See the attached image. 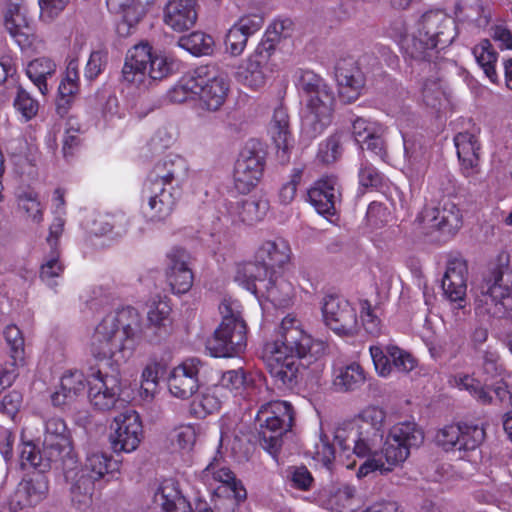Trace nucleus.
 Returning a JSON list of instances; mask_svg holds the SVG:
<instances>
[{
  "instance_id": "nucleus-1",
  "label": "nucleus",
  "mask_w": 512,
  "mask_h": 512,
  "mask_svg": "<svg viewBox=\"0 0 512 512\" xmlns=\"http://www.w3.org/2000/svg\"><path fill=\"white\" fill-rule=\"evenodd\" d=\"M385 418L382 408L367 406L335 431V444L364 460L356 472L358 479L375 472L393 471L407 460L410 449L424 440L423 432L414 422L397 423L385 435Z\"/></svg>"
},
{
  "instance_id": "nucleus-2",
  "label": "nucleus",
  "mask_w": 512,
  "mask_h": 512,
  "mask_svg": "<svg viewBox=\"0 0 512 512\" xmlns=\"http://www.w3.org/2000/svg\"><path fill=\"white\" fill-rule=\"evenodd\" d=\"M327 344L307 334L294 315L285 316L274 341L264 348V360L271 376L285 387L296 384L299 360L307 356L319 358L326 353Z\"/></svg>"
},
{
  "instance_id": "nucleus-3",
  "label": "nucleus",
  "mask_w": 512,
  "mask_h": 512,
  "mask_svg": "<svg viewBox=\"0 0 512 512\" xmlns=\"http://www.w3.org/2000/svg\"><path fill=\"white\" fill-rule=\"evenodd\" d=\"M143 336L141 315L127 306L106 314L87 342L89 354L97 361L120 366L133 355Z\"/></svg>"
},
{
  "instance_id": "nucleus-4",
  "label": "nucleus",
  "mask_w": 512,
  "mask_h": 512,
  "mask_svg": "<svg viewBox=\"0 0 512 512\" xmlns=\"http://www.w3.org/2000/svg\"><path fill=\"white\" fill-rule=\"evenodd\" d=\"M457 33V25L451 17L441 10H430L405 37L403 49L412 60L431 69L439 52L453 43Z\"/></svg>"
},
{
  "instance_id": "nucleus-5",
  "label": "nucleus",
  "mask_w": 512,
  "mask_h": 512,
  "mask_svg": "<svg viewBox=\"0 0 512 512\" xmlns=\"http://www.w3.org/2000/svg\"><path fill=\"white\" fill-rule=\"evenodd\" d=\"M296 86L306 100L302 116L301 137L312 141L319 136L332 120L334 93L325 80L311 70H300Z\"/></svg>"
},
{
  "instance_id": "nucleus-6",
  "label": "nucleus",
  "mask_w": 512,
  "mask_h": 512,
  "mask_svg": "<svg viewBox=\"0 0 512 512\" xmlns=\"http://www.w3.org/2000/svg\"><path fill=\"white\" fill-rule=\"evenodd\" d=\"M179 66V61L172 55L153 51L148 43L142 42L128 50L122 68V79L128 85L146 90L153 82L177 72Z\"/></svg>"
},
{
  "instance_id": "nucleus-7",
  "label": "nucleus",
  "mask_w": 512,
  "mask_h": 512,
  "mask_svg": "<svg viewBox=\"0 0 512 512\" xmlns=\"http://www.w3.org/2000/svg\"><path fill=\"white\" fill-rule=\"evenodd\" d=\"M509 254L500 252L491 275L485 278L476 294V310L481 314L503 318L512 314V272Z\"/></svg>"
},
{
  "instance_id": "nucleus-8",
  "label": "nucleus",
  "mask_w": 512,
  "mask_h": 512,
  "mask_svg": "<svg viewBox=\"0 0 512 512\" xmlns=\"http://www.w3.org/2000/svg\"><path fill=\"white\" fill-rule=\"evenodd\" d=\"M234 280L253 294L265 293L266 298L277 307H287L295 295L294 285L287 277L276 271L266 275L265 268L253 263L238 264Z\"/></svg>"
},
{
  "instance_id": "nucleus-9",
  "label": "nucleus",
  "mask_w": 512,
  "mask_h": 512,
  "mask_svg": "<svg viewBox=\"0 0 512 512\" xmlns=\"http://www.w3.org/2000/svg\"><path fill=\"white\" fill-rule=\"evenodd\" d=\"M257 419L261 423V445L275 457L281 448L283 434L293 425L294 409L288 401H270L260 407Z\"/></svg>"
},
{
  "instance_id": "nucleus-10",
  "label": "nucleus",
  "mask_w": 512,
  "mask_h": 512,
  "mask_svg": "<svg viewBox=\"0 0 512 512\" xmlns=\"http://www.w3.org/2000/svg\"><path fill=\"white\" fill-rule=\"evenodd\" d=\"M486 437L482 425L460 422L438 429L435 443L446 452H458L459 457L469 460L478 451Z\"/></svg>"
},
{
  "instance_id": "nucleus-11",
  "label": "nucleus",
  "mask_w": 512,
  "mask_h": 512,
  "mask_svg": "<svg viewBox=\"0 0 512 512\" xmlns=\"http://www.w3.org/2000/svg\"><path fill=\"white\" fill-rule=\"evenodd\" d=\"M415 223L426 234L438 231L451 237L462 226V214L455 203L443 199L438 203L426 204L417 214Z\"/></svg>"
},
{
  "instance_id": "nucleus-12",
  "label": "nucleus",
  "mask_w": 512,
  "mask_h": 512,
  "mask_svg": "<svg viewBox=\"0 0 512 512\" xmlns=\"http://www.w3.org/2000/svg\"><path fill=\"white\" fill-rule=\"evenodd\" d=\"M264 170V156L261 144L248 141L236 160L233 172L235 189L241 194L249 193L259 183Z\"/></svg>"
},
{
  "instance_id": "nucleus-13",
  "label": "nucleus",
  "mask_w": 512,
  "mask_h": 512,
  "mask_svg": "<svg viewBox=\"0 0 512 512\" xmlns=\"http://www.w3.org/2000/svg\"><path fill=\"white\" fill-rule=\"evenodd\" d=\"M43 455L48 462L76 463L71 434L62 418L51 417L45 422Z\"/></svg>"
},
{
  "instance_id": "nucleus-14",
  "label": "nucleus",
  "mask_w": 512,
  "mask_h": 512,
  "mask_svg": "<svg viewBox=\"0 0 512 512\" xmlns=\"http://www.w3.org/2000/svg\"><path fill=\"white\" fill-rule=\"evenodd\" d=\"M357 304L334 295L323 299L322 314L325 324L339 335H354L360 329Z\"/></svg>"
},
{
  "instance_id": "nucleus-15",
  "label": "nucleus",
  "mask_w": 512,
  "mask_h": 512,
  "mask_svg": "<svg viewBox=\"0 0 512 512\" xmlns=\"http://www.w3.org/2000/svg\"><path fill=\"white\" fill-rule=\"evenodd\" d=\"M110 430L109 441L116 453L135 451L143 438L142 422L134 410H126L117 415Z\"/></svg>"
},
{
  "instance_id": "nucleus-16",
  "label": "nucleus",
  "mask_w": 512,
  "mask_h": 512,
  "mask_svg": "<svg viewBox=\"0 0 512 512\" xmlns=\"http://www.w3.org/2000/svg\"><path fill=\"white\" fill-rule=\"evenodd\" d=\"M369 353L378 376L391 377L394 373L407 374L418 364L417 359L408 351L394 345H371Z\"/></svg>"
},
{
  "instance_id": "nucleus-17",
  "label": "nucleus",
  "mask_w": 512,
  "mask_h": 512,
  "mask_svg": "<svg viewBox=\"0 0 512 512\" xmlns=\"http://www.w3.org/2000/svg\"><path fill=\"white\" fill-rule=\"evenodd\" d=\"M197 107L215 112L224 104L229 91L227 80L207 67L196 69Z\"/></svg>"
},
{
  "instance_id": "nucleus-18",
  "label": "nucleus",
  "mask_w": 512,
  "mask_h": 512,
  "mask_svg": "<svg viewBox=\"0 0 512 512\" xmlns=\"http://www.w3.org/2000/svg\"><path fill=\"white\" fill-rule=\"evenodd\" d=\"M245 322H221L212 339L207 342V350L213 357H234L242 353L247 345Z\"/></svg>"
},
{
  "instance_id": "nucleus-19",
  "label": "nucleus",
  "mask_w": 512,
  "mask_h": 512,
  "mask_svg": "<svg viewBox=\"0 0 512 512\" xmlns=\"http://www.w3.org/2000/svg\"><path fill=\"white\" fill-rule=\"evenodd\" d=\"M202 362L197 358H188L172 368L167 384L170 394L178 399L187 400L199 389V373Z\"/></svg>"
},
{
  "instance_id": "nucleus-20",
  "label": "nucleus",
  "mask_w": 512,
  "mask_h": 512,
  "mask_svg": "<svg viewBox=\"0 0 512 512\" xmlns=\"http://www.w3.org/2000/svg\"><path fill=\"white\" fill-rule=\"evenodd\" d=\"M201 480L210 490L226 493L228 497H233L236 501L246 498V490L236 480L233 472L225 467L217 456L201 472Z\"/></svg>"
},
{
  "instance_id": "nucleus-21",
  "label": "nucleus",
  "mask_w": 512,
  "mask_h": 512,
  "mask_svg": "<svg viewBox=\"0 0 512 512\" xmlns=\"http://www.w3.org/2000/svg\"><path fill=\"white\" fill-rule=\"evenodd\" d=\"M88 386L90 403L98 410H110L119 400L120 382L115 376L103 374L97 370L90 375Z\"/></svg>"
},
{
  "instance_id": "nucleus-22",
  "label": "nucleus",
  "mask_w": 512,
  "mask_h": 512,
  "mask_svg": "<svg viewBox=\"0 0 512 512\" xmlns=\"http://www.w3.org/2000/svg\"><path fill=\"white\" fill-rule=\"evenodd\" d=\"M143 198L147 199V208L144 210L145 216L152 222H161L166 220L172 213L176 205V197L172 192V187L161 185L160 182H145Z\"/></svg>"
},
{
  "instance_id": "nucleus-23",
  "label": "nucleus",
  "mask_w": 512,
  "mask_h": 512,
  "mask_svg": "<svg viewBox=\"0 0 512 512\" xmlns=\"http://www.w3.org/2000/svg\"><path fill=\"white\" fill-rule=\"evenodd\" d=\"M5 30L21 49L28 48L35 39L32 20L27 9L20 3H9L3 16Z\"/></svg>"
},
{
  "instance_id": "nucleus-24",
  "label": "nucleus",
  "mask_w": 512,
  "mask_h": 512,
  "mask_svg": "<svg viewBox=\"0 0 512 512\" xmlns=\"http://www.w3.org/2000/svg\"><path fill=\"white\" fill-rule=\"evenodd\" d=\"M480 129L473 127L471 130L459 132L454 137L457 156L461 170L466 177H475L480 172Z\"/></svg>"
},
{
  "instance_id": "nucleus-25",
  "label": "nucleus",
  "mask_w": 512,
  "mask_h": 512,
  "mask_svg": "<svg viewBox=\"0 0 512 512\" xmlns=\"http://www.w3.org/2000/svg\"><path fill=\"white\" fill-rule=\"evenodd\" d=\"M468 266L461 256H452L447 261L446 271L442 279L445 296L461 307L467 290Z\"/></svg>"
},
{
  "instance_id": "nucleus-26",
  "label": "nucleus",
  "mask_w": 512,
  "mask_h": 512,
  "mask_svg": "<svg viewBox=\"0 0 512 512\" xmlns=\"http://www.w3.org/2000/svg\"><path fill=\"white\" fill-rule=\"evenodd\" d=\"M48 489V479L41 472L24 478L15 490L10 512L37 505L46 498Z\"/></svg>"
},
{
  "instance_id": "nucleus-27",
  "label": "nucleus",
  "mask_w": 512,
  "mask_h": 512,
  "mask_svg": "<svg viewBox=\"0 0 512 512\" xmlns=\"http://www.w3.org/2000/svg\"><path fill=\"white\" fill-rule=\"evenodd\" d=\"M340 187L335 176H323L308 190V199L321 215H332L340 202Z\"/></svg>"
},
{
  "instance_id": "nucleus-28",
  "label": "nucleus",
  "mask_w": 512,
  "mask_h": 512,
  "mask_svg": "<svg viewBox=\"0 0 512 512\" xmlns=\"http://www.w3.org/2000/svg\"><path fill=\"white\" fill-rule=\"evenodd\" d=\"M262 25V17L256 14L239 18L225 35L226 52L234 57L241 55L246 48L249 37L259 31Z\"/></svg>"
},
{
  "instance_id": "nucleus-29",
  "label": "nucleus",
  "mask_w": 512,
  "mask_h": 512,
  "mask_svg": "<svg viewBox=\"0 0 512 512\" xmlns=\"http://www.w3.org/2000/svg\"><path fill=\"white\" fill-rule=\"evenodd\" d=\"M335 77L340 97L346 102L355 101L364 87L362 71L352 58L341 59L335 67Z\"/></svg>"
},
{
  "instance_id": "nucleus-30",
  "label": "nucleus",
  "mask_w": 512,
  "mask_h": 512,
  "mask_svg": "<svg viewBox=\"0 0 512 512\" xmlns=\"http://www.w3.org/2000/svg\"><path fill=\"white\" fill-rule=\"evenodd\" d=\"M455 17L459 30H466L471 34L484 30L490 22V12L484 8L481 0H458Z\"/></svg>"
},
{
  "instance_id": "nucleus-31",
  "label": "nucleus",
  "mask_w": 512,
  "mask_h": 512,
  "mask_svg": "<svg viewBox=\"0 0 512 512\" xmlns=\"http://www.w3.org/2000/svg\"><path fill=\"white\" fill-rule=\"evenodd\" d=\"M167 279L175 294L187 293L193 285V273L188 266L189 255L183 249H173L168 254Z\"/></svg>"
},
{
  "instance_id": "nucleus-32",
  "label": "nucleus",
  "mask_w": 512,
  "mask_h": 512,
  "mask_svg": "<svg viewBox=\"0 0 512 512\" xmlns=\"http://www.w3.org/2000/svg\"><path fill=\"white\" fill-rule=\"evenodd\" d=\"M291 249L287 241L282 238L266 240L261 243L255 254V262L258 267L265 268L266 275L276 271L289 262Z\"/></svg>"
},
{
  "instance_id": "nucleus-33",
  "label": "nucleus",
  "mask_w": 512,
  "mask_h": 512,
  "mask_svg": "<svg viewBox=\"0 0 512 512\" xmlns=\"http://www.w3.org/2000/svg\"><path fill=\"white\" fill-rule=\"evenodd\" d=\"M268 134L277 148L278 157L283 162L288 161L294 139L290 131L289 116L284 107L275 108L268 126Z\"/></svg>"
},
{
  "instance_id": "nucleus-34",
  "label": "nucleus",
  "mask_w": 512,
  "mask_h": 512,
  "mask_svg": "<svg viewBox=\"0 0 512 512\" xmlns=\"http://www.w3.org/2000/svg\"><path fill=\"white\" fill-rule=\"evenodd\" d=\"M384 133L385 127L376 121L357 118L352 123V134L355 141L361 145L362 149L365 145L367 150L379 157L384 155V141L382 139Z\"/></svg>"
},
{
  "instance_id": "nucleus-35",
  "label": "nucleus",
  "mask_w": 512,
  "mask_h": 512,
  "mask_svg": "<svg viewBox=\"0 0 512 512\" xmlns=\"http://www.w3.org/2000/svg\"><path fill=\"white\" fill-rule=\"evenodd\" d=\"M189 165L185 158L176 154H169L154 166L147 182H160L161 185L171 187L173 181H183L188 175Z\"/></svg>"
},
{
  "instance_id": "nucleus-36",
  "label": "nucleus",
  "mask_w": 512,
  "mask_h": 512,
  "mask_svg": "<svg viewBox=\"0 0 512 512\" xmlns=\"http://www.w3.org/2000/svg\"><path fill=\"white\" fill-rule=\"evenodd\" d=\"M197 20V0H170L164 9V22L177 32L188 30Z\"/></svg>"
},
{
  "instance_id": "nucleus-37",
  "label": "nucleus",
  "mask_w": 512,
  "mask_h": 512,
  "mask_svg": "<svg viewBox=\"0 0 512 512\" xmlns=\"http://www.w3.org/2000/svg\"><path fill=\"white\" fill-rule=\"evenodd\" d=\"M159 512H193L190 502L182 495L178 483L165 479L158 486L153 497Z\"/></svg>"
},
{
  "instance_id": "nucleus-38",
  "label": "nucleus",
  "mask_w": 512,
  "mask_h": 512,
  "mask_svg": "<svg viewBox=\"0 0 512 512\" xmlns=\"http://www.w3.org/2000/svg\"><path fill=\"white\" fill-rule=\"evenodd\" d=\"M83 372L68 370L63 373L59 389L51 395V402L55 407H62L75 401L85 391L88 385Z\"/></svg>"
},
{
  "instance_id": "nucleus-39",
  "label": "nucleus",
  "mask_w": 512,
  "mask_h": 512,
  "mask_svg": "<svg viewBox=\"0 0 512 512\" xmlns=\"http://www.w3.org/2000/svg\"><path fill=\"white\" fill-rule=\"evenodd\" d=\"M267 55L263 51L256 50L241 62L235 73L236 80L250 89L256 90L265 84L263 70Z\"/></svg>"
},
{
  "instance_id": "nucleus-40",
  "label": "nucleus",
  "mask_w": 512,
  "mask_h": 512,
  "mask_svg": "<svg viewBox=\"0 0 512 512\" xmlns=\"http://www.w3.org/2000/svg\"><path fill=\"white\" fill-rule=\"evenodd\" d=\"M403 144L409 177L416 181L422 179L430 165V149L418 138L403 136Z\"/></svg>"
},
{
  "instance_id": "nucleus-41",
  "label": "nucleus",
  "mask_w": 512,
  "mask_h": 512,
  "mask_svg": "<svg viewBox=\"0 0 512 512\" xmlns=\"http://www.w3.org/2000/svg\"><path fill=\"white\" fill-rule=\"evenodd\" d=\"M366 382V372L356 362L333 367L332 384L336 391L350 392L359 389Z\"/></svg>"
},
{
  "instance_id": "nucleus-42",
  "label": "nucleus",
  "mask_w": 512,
  "mask_h": 512,
  "mask_svg": "<svg viewBox=\"0 0 512 512\" xmlns=\"http://www.w3.org/2000/svg\"><path fill=\"white\" fill-rule=\"evenodd\" d=\"M129 225V217L123 212H116L98 215L93 220L90 230L95 235L118 239L126 235Z\"/></svg>"
},
{
  "instance_id": "nucleus-43",
  "label": "nucleus",
  "mask_w": 512,
  "mask_h": 512,
  "mask_svg": "<svg viewBox=\"0 0 512 512\" xmlns=\"http://www.w3.org/2000/svg\"><path fill=\"white\" fill-rule=\"evenodd\" d=\"M270 205L264 196H253L233 208V216L241 223L254 225L261 222L267 215Z\"/></svg>"
},
{
  "instance_id": "nucleus-44",
  "label": "nucleus",
  "mask_w": 512,
  "mask_h": 512,
  "mask_svg": "<svg viewBox=\"0 0 512 512\" xmlns=\"http://www.w3.org/2000/svg\"><path fill=\"white\" fill-rule=\"evenodd\" d=\"M356 495L352 485L333 487L326 493L323 505L332 512H353L358 504Z\"/></svg>"
},
{
  "instance_id": "nucleus-45",
  "label": "nucleus",
  "mask_w": 512,
  "mask_h": 512,
  "mask_svg": "<svg viewBox=\"0 0 512 512\" xmlns=\"http://www.w3.org/2000/svg\"><path fill=\"white\" fill-rule=\"evenodd\" d=\"M80 88L79 63L72 59L68 62L64 76L59 84V103L58 106L66 107L70 105Z\"/></svg>"
},
{
  "instance_id": "nucleus-46",
  "label": "nucleus",
  "mask_w": 512,
  "mask_h": 512,
  "mask_svg": "<svg viewBox=\"0 0 512 512\" xmlns=\"http://www.w3.org/2000/svg\"><path fill=\"white\" fill-rule=\"evenodd\" d=\"M224 399H227V394L221 393V387L214 385L202 391L193 400L191 411L196 417L203 418L218 411Z\"/></svg>"
},
{
  "instance_id": "nucleus-47",
  "label": "nucleus",
  "mask_w": 512,
  "mask_h": 512,
  "mask_svg": "<svg viewBox=\"0 0 512 512\" xmlns=\"http://www.w3.org/2000/svg\"><path fill=\"white\" fill-rule=\"evenodd\" d=\"M56 72V63L47 57H39L30 61L26 67V75L39 89L41 94L48 92L47 79Z\"/></svg>"
},
{
  "instance_id": "nucleus-48",
  "label": "nucleus",
  "mask_w": 512,
  "mask_h": 512,
  "mask_svg": "<svg viewBox=\"0 0 512 512\" xmlns=\"http://www.w3.org/2000/svg\"><path fill=\"white\" fill-rule=\"evenodd\" d=\"M117 469L118 464L112 461L108 455L102 452H93L87 456L84 468L77 474H84L86 479H91L94 483L96 480Z\"/></svg>"
},
{
  "instance_id": "nucleus-49",
  "label": "nucleus",
  "mask_w": 512,
  "mask_h": 512,
  "mask_svg": "<svg viewBox=\"0 0 512 512\" xmlns=\"http://www.w3.org/2000/svg\"><path fill=\"white\" fill-rule=\"evenodd\" d=\"M450 386L467 391L479 403L491 404L493 398L490 392L474 377L464 373L452 375L448 380Z\"/></svg>"
},
{
  "instance_id": "nucleus-50",
  "label": "nucleus",
  "mask_w": 512,
  "mask_h": 512,
  "mask_svg": "<svg viewBox=\"0 0 512 512\" xmlns=\"http://www.w3.org/2000/svg\"><path fill=\"white\" fill-rule=\"evenodd\" d=\"M109 6L113 9L119 7L122 10V17L116 28L117 33L122 37H127L132 33L133 29L136 27L146 12V10L137 6L130 0H119L118 4Z\"/></svg>"
},
{
  "instance_id": "nucleus-51",
  "label": "nucleus",
  "mask_w": 512,
  "mask_h": 512,
  "mask_svg": "<svg viewBox=\"0 0 512 512\" xmlns=\"http://www.w3.org/2000/svg\"><path fill=\"white\" fill-rule=\"evenodd\" d=\"M474 58L478 65L483 69L485 75L493 83L498 80V75L495 69L498 54L494 50L489 40H481L472 50Z\"/></svg>"
},
{
  "instance_id": "nucleus-52",
  "label": "nucleus",
  "mask_w": 512,
  "mask_h": 512,
  "mask_svg": "<svg viewBox=\"0 0 512 512\" xmlns=\"http://www.w3.org/2000/svg\"><path fill=\"white\" fill-rule=\"evenodd\" d=\"M94 491V483L86 476L75 474L70 488L71 501L73 506L78 510H86L92 504V495Z\"/></svg>"
},
{
  "instance_id": "nucleus-53",
  "label": "nucleus",
  "mask_w": 512,
  "mask_h": 512,
  "mask_svg": "<svg viewBox=\"0 0 512 512\" xmlns=\"http://www.w3.org/2000/svg\"><path fill=\"white\" fill-rule=\"evenodd\" d=\"M178 44L181 48L187 50L193 55H208L212 53L214 47L213 38L201 31L192 32L189 35L182 36Z\"/></svg>"
},
{
  "instance_id": "nucleus-54",
  "label": "nucleus",
  "mask_w": 512,
  "mask_h": 512,
  "mask_svg": "<svg viewBox=\"0 0 512 512\" xmlns=\"http://www.w3.org/2000/svg\"><path fill=\"white\" fill-rule=\"evenodd\" d=\"M161 369V363L157 360H150L144 367L140 383V396L143 400L151 401L154 398L159 384Z\"/></svg>"
},
{
  "instance_id": "nucleus-55",
  "label": "nucleus",
  "mask_w": 512,
  "mask_h": 512,
  "mask_svg": "<svg viewBox=\"0 0 512 512\" xmlns=\"http://www.w3.org/2000/svg\"><path fill=\"white\" fill-rule=\"evenodd\" d=\"M64 272V264L60 259L58 250L51 249L50 255L46 256L41 268L40 278L50 287L58 285V280Z\"/></svg>"
},
{
  "instance_id": "nucleus-56",
  "label": "nucleus",
  "mask_w": 512,
  "mask_h": 512,
  "mask_svg": "<svg viewBox=\"0 0 512 512\" xmlns=\"http://www.w3.org/2000/svg\"><path fill=\"white\" fill-rule=\"evenodd\" d=\"M196 71L191 75L183 76L168 92V97L173 103H183L191 99H197Z\"/></svg>"
},
{
  "instance_id": "nucleus-57",
  "label": "nucleus",
  "mask_w": 512,
  "mask_h": 512,
  "mask_svg": "<svg viewBox=\"0 0 512 512\" xmlns=\"http://www.w3.org/2000/svg\"><path fill=\"white\" fill-rule=\"evenodd\" d=\"M18 208L27 220L40 223L43 220V204L34 192H24L18 196Z\"/></svg>"
},
{
  "instance_id": "nucleus-58",
  "label": "nucleus",
  "mask_w": 512,
  "mask_h": 512,
  "mask_svg": "<svg viewBox=\"0 0 512 512\" xmlns=\"http://www.w3.org/2000/svg\"><path fill=\"white\" fill-rule=\"evenodd\" d=\"M4 338L9 347L10 359L25 361V344L21 330L16 325H8L4 329Z\"/></svg>"
},
{
  "instance_id": "nucleus-59",
  "label": "nucleus",
  "mask_w": 512,
  "mask_h": 512,
  "mask_svg": "<svg viewBox=\"0 0 512 512\" xmlns=\"http://www.w3.org/2000/svg\"><path fill=\"white\" fill-rule=\"evenodd\" d=\"M246 385V375L242 369L229 370L223 373L216 387H221V393L238 395Z\"/></svg>"
},
{
  "instance_id": "nucleus-60",
  "label": "nucleus",
  "mask_w": 512,
  "mask_h": 512,
  "mask_svg": "<svg viewBox=\"0 0 512 512\" xmlns=\"http://www.w3.org/2000/svg\"><path fill=\"white\" fill-rule=\"evenodd\" d=\"M14 107L21 115L23 121L27 122L33 119L39 110V103L32 98L28 92L19 88L14 99Z\"/></svg>"
},
{
  "instance_id": "nucleus-61",
  "label": "nucleus",
  "mask_w": 512,
  "mask_h": 512,
  "mask_svg": "<svg viewBox=\"0 0 512 512\" xmlns=\"http://www.w3.org/2000/svg\"><path fill=\"white\" fill-rule=\"evenodd\" d=\"M171 307L166 301H154L147 312V319L151 326L156 328L166 327L169 323Z\"/></svg>"
},
{
  "instance_id": "nucleus-62",
  "label": "nucleus",
  "mask_w": 512,
  "mask_h": 512,
  "mask_svg": "<svg viewBox=\"0 0 512 512\" xmlns=\"http://www.w3.org/2000/svg\"><path fill=\"white\" fill-rule=\"evenodd\" d=\"M341 155V143L338 135H332L319 144L317 158L326 164L333 163Z\"/></svg>"
},
{
  "instance_id": "nucleus-63",
  "label": "nucleus",
  "mask_w": 512,
  "mask_h": 512,
  "mask_svg": "<svg viewBox=\"0 0 512 512\" xmlns=\"http://www.w3.org/2000/svg\"><path fill=\"white\" fill-rule=\"evenodd\" d=\"M357 306V311H360V327L363 326L367 333L371 335H378L380 333V320L374 314L371 304L367 300H360Z\"/></svg>"
},
{
  "instance_id": "nucleus-64",
  "label": "nucleus",
  "mask_w": 512,
  "mask_h": 512,
  "mask_svg": "<svg viewBox=\"0 0 512 512\" xmlns=\"http://www.w3.org/2000/svg\"><path fill=\"white\" fill-rule=\"evenodd\" d=\"M219 312L222 316V322L238 323L245 322L242 317L241 303L231 297H224L219 304Z\"/></svg>"
}]
</instances>
